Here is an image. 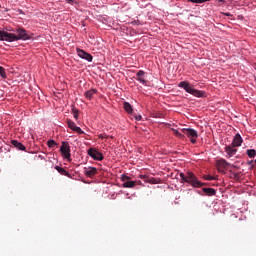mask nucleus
Wrapping results in <instances>:
<instances>
[{"mask_svg": "<svg viewBox=\"0 0 256 256\" xmlns=\"http://www.w3.org/2000/svg\"><path fill=\"white\" fill-rule=\"evenodd\" d=\"M254 163H256V160H250L247 162V165H249L250 169H253L255 167Z\"/></svg>", "mask_w": 256, "mask_h": 256, "instance_id": "nucleus-27", "label": "nucleus"}, {"mask_svg": "<svg viewBox=\"0 0 256 256\" xmlns=\"http://www.w3.org/2000/svg\"><path fill=\"white\" fill-rule=\"evenodd\" d=\"M47 145H48L49 149H53V147H57V143L53 139L48 140Z\"/></svg>", "mask_w": 256, "mask_h": 256, "instance_id": "nucleus-24", "label": "nucleus"}, {"mask_svg": "<svg viewBox=\"0 0 256 256\" xmlns=\"http://www.w3.org/2000/svg\"><path fill=\"white\" fill-rule=\"evenodd\" d=\"M66 123L68 125V128L71 131H74L75 133H78V135H85V131H83V129H81V127L77 126V124H75V122L71 119H67Z\"/></svg>", "mask_w": 256, "mask_h": 256, "instance_id": "nucleus-7", "label": "nucleus"}, {"mask_svg": "<svg viewBox=\"0 0 256 256\" xmlns=\"http://www.w3.org/2000/svg\"><path fill=\"white\" fill-rule=\"evenodd\" d=\"M66 3H68L69 5H74L75 4V0H66Z\"/></svg>", "mask_w": 256, "mask_h": 256, "instance_id": "nucleus-32", "label": "nucleus"}, {"mask_svg": "<svg viewBox=\"0 0 256 256\" xmlns=\"http://www.w3.org/2000/svg\"><path fill=\"white\" fill-rule=\"evenodd\" d=\"M204 179H205L206 181H215V177H214V176H211V175L205 176Z\"/></svg>", "mask_w": 256, "mask_h": 256, "instance_id": "nucleus-28", "label": "nucleus"}, {"mask_svg": "<svg viewBox=\"0 0 256 256\" xmlns=\"http://www.w3.org/2000/svg\"><path fill=\"white\" fill-rule=\"evenodd\" d=\"M87 154L91 159H94V161H103L105 159V156H103V153L99 152L97 149L91 147L87 150Z\"/></svg>", "mask_w": 256, "mask_h": 256, "instance_id": "nucleus-5", "label": "nucleus"}, {"mask_svg": "<svg viewBox=\"0 0 256 256\" xmlns=\"http://www.w3.org/2000/svg\"><path fill=\"white\" fill-rule=\"evenodd\" d=\"M231 145L236 148L241 147V145H243V137H241V134H239V133L235 134Z\"/></svg>", "mask_w": 256, "mask_h": 256, "instance_id": "nucleus-13", "label": "nucleus"}, {"mask_svg": "<svg viewBox=\"0 0 256 256\" xmlns=\"http://www.w3.org/2000/svg\"><path fill=\"white\" fill-rule=\"evenodd\" d=\"M202 192L204 195H207V197H215V195H217V190L214 188H202Z\"/></svg>", "mask_w": 256, "mask_h": 256, "instance_id": "nucleus-16", "label": "nucleus"}, {"mask_svg": "<svg viewBox=\"0 0 256 256\" xmlns=\"http://www.w3.org/2000/svg\"><path fill=\"white\" fill-rule=\"evenodd\" d=\"M16 32L18 33V35H16L17 41H30V39H32L31 35L27 33L25 28H18Z\"/></svg>", "mask_w": 256, "mask_h": 256, "instance_id": "nucleus-6", "label": "nucleus"}, {"mask_svg": "<svg viewBox=\"0 0 256 256\" xmlns=\"http://www.w3.org/2000/svg\"><path fill=\"white\" fill-rule=\"evenodd\" d=\"M145 75H146L145 71L139 70L135 77L136 81H138L142 85H147V80L145 79Z\"/></svg>", "mask_w": 256, "mask_h": 256, "instance_id": "nucleus-12", "label": "nucleus"}, {"mask_svg": "<svg viewBox=\"0 0 256 256\" xmlns=\"http://www.w3.org/2000/svg\"><path fill=\"white\" fill-rule=\"evenodd\" d=\"M121 179H122V181H124V183H125V182L129 181L130 177L127 176V175H125V174H122V175H121Z\"/></svg>", "mask_w": 256, "mask_h": 256, "instance_id": "nucleus-29", "label": "nucleus"}, {"mask_svg": "<svg viewBox=\"0 0 256 256\" xmlns=\"http://www.w3.org/2000/svg\"><path fill=\"white\" fill-rule=\"evenodd\" d=\"M60 153L63 159L67 161H71V146H69V142L62 141V145L60 147Z\"/></svg>", "mask_w": 256, "mask_h": 256, "instance_id": "nucleus-4", "label": "nucleus"}, {"mask_svg": "<svg viewBox=\"0 0 256 256\" xmlns=\"http://www.w3.org/2000/svg\"><path fill=\"white\" fill-rule=\"evenodd\" d=\"M139 178L142 179L144 183H150L151 185H157V183H159V181L155 177L150 178L147 175H140Z\"/></svg>", "mask_w": 256, "mask_h": 256, "instance_id": "nucleus-14", "label": "nucleus"}, {"mask_svg": "<svg viewBox=\"0 0 256 256\" xmlns=\"http://www.w3.org/2000/svg\"><path fill=\"white\" fill-rule=\"evenodd\" d=\"M172 131H173V133H174V135H175L176 137H179L180 139H183L184 135H183V133L179 132V130H177V129H172Z\"/></svg>", "mask_w": 256, "mask_h": 256, "instance_id": "nucleus-26", "label": "nucleus"}, {"mask_svg": "<svg viewBox=\"0 0 256 256\" xmlns=\"http://www.w3.org/2000/svg\"><path fill=\"white\" fill-rule=\"evenodd\" d=\"M181 183H187L191 185L193 189H201V187H205V182H201L195 173L188 171L185 173L181 172L179 174Z\"/></svg>", "mask_w": 256, "mask_h": 256, "instance_id": "nucleus-1", "label": "nucleus"}, {"mask_svg": "<svg viewBox=\"0 0 256 256\" xmlns=\"http://www.w3.org/2000/svg\"><path fill=\"white\" fill-rule=\"evenodd\" d=\"M224 153H226L227 159H231V157L237 155V148L233 144L227 145L224 148Z\"/></svg>", "mask_w": 256, "mask_h": 256, "instance_id": "nucleus-10", "label": "nucleus"}, {"mask_svg": "<svg viewBox=\"0 0 256 256\" xmlns=\"http://www.w3.org/2000/svg\"><path fill=\"white\" fill-rule=\"evenodd\" d=\"M71 111L75 121H79V109H77L75 106H72Z\"/></svg>", "mask_w": 256, "mask_h": 256, "instance_id": "nucleus-21", "label": "nucleus"}, {"mask_svg": "<svg viewBox=\"0 0 256 256\" xmlns=\"http://www.w3.org/2000/svg\"><path fill=\"white\" fill-rule=\"evenodd\" d=\"M96 93H97V89L92 88L90 90H87L84 93V97H86V99H88V101H91V99H93V95H96Z\"/></svg>", "mask_w": 256, "mask_h": 256, "instance_id": "nucleus-17", "label": "nucleus"}, {"mask_svg": "<svg viewBox=\"0 0 256 256\" xmlns=\"http://www.w3.org/2000/svg\"><path fill=\"white\" fill-rule=\"evenodd\" d=\"M246 155H248V157L250 159H254V157H256V150L255 149H247Z\"/></svg>", "mask_w": 256, "mask_h": 256, "instance_id": "nucleus-22", "label": "nucleus"}, {"mask_svg": "<svg viewBox=\"0 0 256 256\" xmlns=\"http://www.w3.org/2000/svg\"><path fill=\"white\" fill-rule=\"evenodd\" d=\"M223 15L225 17H233V14H231V12H224Z\"/></svg>", "mask_w": 256, "mask_h": 256, "instance_id": "nucleus-31", "label": "nucleus"}, {"mask_svg": "<svg viewBox=\"0 0 256 256\" xmlns=\"http://www.w3.org/2000/svg\"><path fill=\"white\" fill-rule=\"evenodd\" d=\"M182 133L190 139V142L192 145H195L197 143V137H199V133L197 130L193 128H182L181 129Z\"/></svg>", "mask_w": 256, "mask_h": 256, "instance_id": "nucleus-3", "label": "nucleus"}, {"mask_svg": "<svg viewBox=\"0 0 256 256\" xmlns=\"http://www.w3.org/2000/svg\"><path fill=\"white\" fill-rule=\"evenodd\" d=\"M76 53L78 57H80V59H84L85 61H88V63H91V61H93V55L83 49L77 48Z\"/></svg>", "mask_w": 256, "mask_h": 256, "instance_id": "nucleus-8", "label": "nucleus"}, {"mask_svg": "<svg viewBox=\"0 0 256 256\" xmlns=\"http://www.w3.org/2000/svg\"><path fill=\"white\" fill-rule=\"evenodd\" d=\"M40 157V159H43V156H39Z\"/></svg>", "mask_w": 256, "mask_h": 256, "instance_id": "nucleus-35", "label": "nucleus"}, {"mask_svg": "<svg viewBox=\"0 0 256 256\" xmlns=\"http://www.w3.org/2000/svg\"><path fill=\"white\" fill-rule=\"evenodd\" d=\"M134 182H135V185H143V182H141V180L134 181Z\"/></svg>", "mask_w": 256, "mask_h": 256, "instance_id": "nucleus-33", "label": "nucleus"}, {"mask_svg": "<svg viewBox=\"0 0 256 256\" xmlns=\"http://www.w3.org/2000/svg\"><path fill=\"white\" fill-rule=\"evenodd\" d=\"M218 165L220 167H229L231 165V163L227 162V160H225V159H220V160H218Z\"/></svg>", "mask_w": 256, "mask_h": 256, "instance_id": "nucleus-23", "label": "nucleus"}, {"mask_svg": "<svg viewBox=\"0 0 256 256\" xmlns=\"http://www.w3.org/2000/svg\"><path fill=\"white\" fill-rule=\"evenodd\" d=\"M178 87L180 89H184L186 93H189L190 95H193V97H198V98H205L207 97V92L203 90H197L191 86V84L188 81H181L178 84Z\"/></svg>", "mask_w": 256, "mask_h": 256, "instance_id": "nucleus-2", "label": "nucleus"}, {"mask_svg": "<svg viewBox=\"0 0 256 256\" xmlns=\"http://www.w3.org/2000/svg\"><path fill=\"white\" fill-rule=\"evenodd\" d=\"M11 145L18 151H27V147H25V145L18 140H11Z\"/></svg>", "mask_w": 256, "mask_h": 256, "instance_id": "nucleus-15", "label": "nucleus"}, {"mask_svg": "<svg viewBox=\"0 0 256 256\" xmlns=\"http://www.w3.org/2000/svg\"><path fill=\"white\" fill-rule=\"evenodd\" d=\"M196 193H198V195H203V193L201 191H196Z\"/></svg>", "mask_w": 256, "mask_h": 256, "instance_id": "nucleus-34", "label": "nucleus"}, {"mask_svg": "<svg viewBox=\"0 0 256 256\" xmlns=\"http://www.w3.org/2000/svg\"><path fill=\"white\" fill-rule=\"evenodd\" d=\"M85 177H89L90 179H93L95 175H97V168L96 167H84L83 171Z\"/></svg>", "mask_w": 256, "mask_h": 256, "instance_id": "nucleus-11", "label": "nucleus"}, {"mask_svg": "<svg viewBox=\"0 0 256 256\" xmlns=\"http://www.w3.org/2000/svg\"><path fill=\"white\" fill-rule=\"evenodd\" d=\"M0 77H2V79H7V72H5V68L3 66H0Z\"/></svg>", "mask_w": 256, "mask_h": 256, "instance_id": "nucleus-25", "label": "nucleus"}, {"mask_svg": "<svg viewBox=\"0 0 256 256\" xmlns=\"http://www.w3.org/2000/svg\"><path fill=\"white\" fill-rule=\"evenodd\" d=\"M122 187H124L126 189H131V188L135 187V181L128 180L122 184Z\"/></svg>", "mask_w": 256, "mask_h": 256, "instance_id": "nucleus-20", "label": "nucleus"}, {"mask_svg": "<svg viewBox=\"0 0 256 256\" xmlns=\"http://www.w3.org/2000/svg\"><path fill=\"white\" fill-rule=\"evenodd\" d=\"M54 169H56L60 175H64V177H71V174H69L67 170L61 166H55Z\"/></svg>", "mask_w": 256, "mask_h": 256, "instance_id": "nucleus-19", "label": "nucleus"}, {"mask_svg": "<svg viewBox=\"0 0 256 256\" xmlns=\"http://www.w3.org/2000/svg\"><path fill=\"white\" fill-rule=\"evenodd\" d=\"M123 109L128 113V115H133V106L129 102L123 103Z\"/></svg>", "mask_w": 256, "mask_h": 256, "instance_id": "nucleus-18", "label": "nucleus"}, {"mask_svg": "<svg viewBox=\"0 0 256 256\" xmlns=\"http://www.w3.org/2000/svg\"><path fill=\"white\" fill-rule=\"evenodd\" d=\"M0 41H7L8 43H13L17 41V35L13 33H9L7 31H2V37Z\"/></svg>", "mask_w": 256, "mask_h": 256, "instance_id": "nucleus-9", "label": "nucleus"}, {"mask_svg": "<svg viewBox=\"0 0 256 256\" xmlns=\"http://www.w3.org/2000/svg\"><path fill=\"white\" fill-rule=\"evenodd\" d=\"M134 118H135L136 121H142L143 116H141V115H134Z\"/></svg>", "mask_w": 256, "mask_h": 256, "instance_id": "nucleus-30", "label": "nucleus"}, {"mask_svg": "<svg viewBox=\"0 0 256 256\" xmlns=\"http://www.w3.org/2000/svg\"><path fill=\"white\" fill-rule=\"evenodd\" d=\"M0 9H1V4H0Z\"/></svg>", "mask_w": 256, "mask_h": 256, "instance_id": "nucleus-36", "label": "nucleus"}]
</instances>
